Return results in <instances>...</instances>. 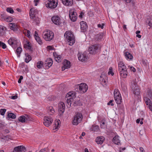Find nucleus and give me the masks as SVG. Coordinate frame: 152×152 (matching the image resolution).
<instances>
[{"label": "nucleus", "mask_w": 152, "mask_h": 152, "mask_svg": "<svg viewBox=\"0 0 152 152\" xmlns=\"http://www.w3.org/2000/svg\"><path fill=\"white\" fill-rule=\"evenodd\" d=\"M113 100H110L109 101V102H108L107 104L108 105H110L111 106H114V104L112 103L113 102Z\"/></svg>", "instance_id": "13d9d810"}, {"label": "nucleus", "mask_w": 152, "mask_h": 152, "mask_svg": "<svg viewBox=\"0 0 152 152\" xmlns=\"http://www.w3.org/2000/svg\"><path fill=\"white\" fill-rule=\"evenodd\" d=\"M53 61L52 59L50 58L47 59L45 61L44 65L46 69H49L52 65Z\"/></svg>", "instance_id": "ddd939ff"}, {"label": "nucleus", "mask_w": 152, "mask_h": 152, "mask_svg": "<svg viewBox=\"0 0 152 152\" xmlns=\"http://www.w3.org/2000/svg\"><path fill=\"white\" fill-rule=\"evenodd\" d=\"M47 48L49 50H53V49H54V48H53V47L52 46H48Z\"/></svg>", "instance_id": "774afa93"}, {"label": "nucleus", "mask_w": 152, "mask_h": 152, "mask_svg": "<svg viewBox=\"0 0 152 152\" xmlns=\"http://www.w3.org/2000/svg\"><path fill=\"white\" fill-rule=\"evenodd\" d=\"M7 11L8 12H9L10 13L12 14L14 12V11L11 8L8 7L7 8Z\"/></svg>", "instance_id": "603ef678"}, {"label": "nucleus", "mask_w": 152, "mask_h": 152, "mask_svg": "<svg viewBox=\"0 0 152 152\" xmlns=\"http://www.w3.org/2000/svg\"><path fill=\"white\" fill-rule=\"evenodd\" d=\"M48 2L45 4L46 7L51 9H55L58 4V0H48Z\"/></svg>", "instance_id": "7ed1b4c3"}, {"label": "nucleus", "mask_w": 152, "mask_h": 152, "mask_svg": "<svg viewBox=\"0 0 152 152\" xmlns=\"http://www.w3.org/2000/svg\"><path fill=\"white\" fill-rule=\"evenodd\" d=\"M37 10L34 8H31L29 11V15L30 18L34 19L36 17L35 15L37 13Z\"/></svg>", "instance_id": "dca6fc26"}, {"label": "nucleus", "mask_w": 152, "mask_h": 152, "mask_svg": "<svg viewBox=\"0 0 152 152\" xmlns=\"http://www.w3.org/2000/svg\"><path fill=\"white\" fill-rule=\"evenodd\" d=\"M0 47L3 49H5L7 48L6 45L1 41H0Z\"/></svg>", "instance_id": "8fccbe9b"}, {"label": "nucleus", "mask_w": 152, "mask_h": 152, "mask_svg": "<svg viewBox=\"0 0 152 152\" xmlns=\"http://www.w3.org/2000/svg\"><path fill=\"white\" fill-rule=\"evenodd\" d=\"M43 65V63L42 61H38L37 64V67L38 69H41Z\"/></svg>", "instance_id": "37998d69"}, {"label": "nucleus", "mask_w": 152, "mask_h": 152, "mask_svg": "<svg viewBox=\"0 0 152 152\" xmlns=\"http://www.w3.org/2000/svg\"><path fill=\"white\" fill-rule=\"evenodd\" d=\"M63 4L66 6H71L73 3V0H61Z\"/></svg>", "instance_id": "aec40b11"}, {"label": "nucleus", "mask_w": 152, "mask_h": 152, "mask_svg": "<svg viewBox=\"0 0 152 152\" xmlns=\"http://www.w3.org/2000/svg\"><path fill=\"white\" fill-rule=\"evenodd\" d=\"M126 67L122 61H120L118 63V69L119 71L126 69Z\"/></svg>", "instance_id": "412c9836"}, {"label": "nucleus", "mask_w": 152, "mask_h": 152, "mask_svg": "<svg viewBox=\"0 0 152 152\" xmlns=\"http://www.w3.org/2000/svg\"><path fill=\"white\" fill-rule=\"evenodd\" d=\"M53 56L54 57H55V59H56L58 56L59 55L57 54L56 52H54L53 53Z\"/></svg>", "instance_id": "69168bd1"}, {"label": "nucleus", "mask_w": 152, "mask_h": 152, "mask_svg": "<svg viewBox=\"0 0 152 152\" xmlns=\"http://www.w3.org/2000/svg\"><path fill=\"white\" fill-rule=\"evenodd\" d=\"M43 38L46 41H50L54 37V33L50 31H47L43 32Z\"/></svg>", "instance_id": "20e7f679"}, {"label": "nucleus", "mask_w": 152, "mask_h": 152, "mask_svg": "<svg viewBox=\"0 0 152 152\" xmlns=\"http://www.w3.org/2000/svg\"><path fill=\"white\" fill-rule=\"evenodd\" d=\"M78 57L79 61L83 62L86 61L88 57L86 54H81L80 55L79 53L78 55Z\"/></svg>", "instance_id": "a211bd4d"}, {"label": "nucleus", "mask_w": 152, "mask_h": 152, "mask_svg": "<svg viewBox=\"0 0 152 152\" xmlns=\"http://www.w3.org/2000/svg\"><path fill=\"white\" fill-rule=\"evenodd\" d=\"M131 87L134 94L137 96L139 95L140 93V89L137 86V84L135 82L133 81L131 84Z\"/></svg>", "instance_id": "423d86ee"}, {"label": "nucleus", "mask_w": 152, "mask_h": 152, "mask_svg": "<svg viewBox=\"0 0 152 152\" xmlns=\"http://www.w3.org/2000/svg\"><path fill=\"white\" fill-rule=\"evenodd\" d=\"M35 39L39 44L42 45L43 44L42 41L39 37H38L37 38H36Z\"/></svg>", "instance_id": "a18cd8bd"}, {"label": "nucleus", "mask_w": 152, "mask_h": 152, "mask_svg": "<svg viewBox=\"0 0 152 152\" xmlns=\"http://www.w3.org/2000/svg\"><path fill=\"white\" fill-rule=\"evenodd\" d=\"M119 72L120 76L121 77L125 78L127 77L128 74L127 69L124 70L120 71Z\"/></svg>", "instance_id": "5701e85b"}, {"label": "nucleus", "mask_w": 152, "mask_h": 152, "mask_svg": "<svg viewBox=\"0 0 152 152\" xmlns=\"http://www.w3.org/2000/svg\"><path fill=\"white\" fill-rule=\"evenodd\" d=\"M144 100L146 105H148L149 108L152 111V103L150 99L149 98L145 97L144 98Z\"/></svg>", "instance_id": "6ab92c4d"}, {"label": "nucleus", "mask_w": 152, "mask_h": 152, "mask_svg": "<svg viewBox=\"0 0 152 152\" xmlns=\"http://www.w3.org/2000/svg\"><path fill=\"white\" fill-rule=\"evenodd\" d=\"M24 33L25 34V35L26 36H27L29 38L31 37V36L30 35V32L29 30H26L25 31Z\"/></svg>", "instance_id": "de8ad7c7"}, {"label": "nucleus", "mask_w": 152, "mask_h": 152, "mask_svg": "<svg viewBox=\"0 0 152 152\" xmlns=\"http://www.w3.org/2000/svg\"><path fill=\"white\" fill-rule=\"evenodd\" d=\"M124 54L125 57L127 59L132 60L133 58L132 55L130 53L128 52H125L124 53Z\"/></svg>", "instance_id": "c756f323"}, {"label": "nucleus", "mask_w": 152, "mask_h": 152, "mask_svg": "<svg viewBox=\"0 0 152 152\" xmlns=\"http://www.w3.org/2000/svg\"><path fill=\"white\" fill-rule=\"evenodd\" d=\"M83 116L82 114L79 112L76 113L74 116V119L72 121V124L74 125H77L82 121Z\"/></svg>", "instance_id": "f03ea898"}, {"label": "nucleus", "mask_w": 152, "mask_h": 152, "mask_svg": "<svg viewBox=\"0 0 152 152\" xmlns=\"http://www.w3.org/2000/svg\"><path fill=\"white\" fill-rule=\"evenodd\" d=\"M8 43L13 48H15L17 46V40L15 37H11L8 40Z\"/></svg>", "instance_id": "0eeeda50"}, {"label": "nucleus", "mask_w": 152, "mask_h": 152, "mask_svg": "<svg viewBox=\"0 0 152 152\" xmlns=\"http://www.w3.org/2000/svg\"><path fill=\"white\" fill-rule=\"evenodd\" d=\"M105 24L102 23V25L100 24H99L97 25V26L98 28H100L101 29H102L104 28V26Z\"/></svg>", "instance_id": "4d7b16f0"}, {"label": "nucleus", "mask_w": 152, "mask_h": 152, "mask_svg": "<svg viewBox=\"0 0 152 152\" xmlns=\"http://www.w3.org/2000/svg\"><path fill=\"white\" fill-rule=\"evenodd\" d=\"M71 66L70 62L66 60H65L63 63V66L62 67V71H64L66 69H69Z\"/></svg>", "instance_id": "4468645a"}, {"label": "nucleus", "mask_w": 152, "mask_h": 152, "mask_svg": "<svg viewBox=\"0 0 152 152\" xmlns=\"http://www.w3.org/2000/svg\"><path fill=\"white\" fill-rule=\"evenodd\" d=\"M100 81L101 82V83L103 85H106V82L105 80L102 78L101 76H100Z\"/></svg>", "instance_id": "09e8293b"}, {"label": "nucleus", "mask_w": 152, "mask_h": 152, "mask_svg": "<svg viewBox=\"0 0 152 152\" xmlns=\"http://www.w3.org/2000/svg\"><path fill=\"white\" fill-rule=\"evenodd\" d=\"M109 71L108 72V74H111L112 76H113L114 75V73L113 71V68L112 67H110L109 69Z\"/></svg>", "instance_id": "5fc2aeb1"}, {"label": "nucleus", "mask_w": 152, "mask_h": 152, "mask_svg": "<svg viewBox=\"0 0 152 152\" xmlns=\"http://www.w3.org/2000/svg\"><path fill=\"white\" fill-rule=\"evenodd\" d=\"M18 120L19 121L22 123H26V116L22 115L20 116Z\"/></svg>", "instance_id": "e433bc0d"}, {"label": "nucleus", "mask_w": 152, "mask_h": 152, "mask_svg": "<svg viewBox=\"0 0 152 152\" xmlns=\"http://www.w3.org/2000/svg\"><path fill=\"white\" fill-rule=\"evenodd\" d=\"M65 110V104L63 102H61L58 104V112L60 117L62 116Z\"/></svg>", "instance_id": "6e6552de"}, {"label": "nucleus", "mask_w": 152, "mask_h": 152, "mask_svg": "<svg viewBox=\"0 0 152 152\" xmlns=\"http://www.w3.org/2000/svg\"><path fill=\"white\" fill-rule=\"evenodd\" d=\"M73 105L74 106H80L82 105V104L80 100H74Z\"/></svg>", "instance_id": "72a5a7b5"}, {"label": "nucleus", "mask_w": 152, "mask_h": 152, "mask_svg": "<svg viewBox=\"0 0 152 152\" xmlns=\"http://www.w3.org/2000/svg\"><path fill=\"white\" fill-rule=\"evenodd\" d=\"M3 132L4 133L6 134L10 132V131L9 130L7 129H4L3 130Z\"/></svg>", "instance_id": "0e129e2a"}, {"label": "nucleus", "mask_w": 152, "mask_h": 152, "mask_svg": "<svg viewBox=\"0 0 152 152\" xmlns=\"http://www.w3.org/2000/svg\"><path fill=\"white\" fill-rule=\"evenodd\" d=\"M60 121L59 120L58 121H55L54 122V124L53 125V129L56 130L57 131L59 128L60 126Z\"/></svg>", "instance_id": "b1692460"}, {"label": "nucleus", "mask_w": 152, "mask_h": 152, "mask_svg": "<svg viewBox=\"0 0 152 152\" xmlns=\"http://www.w3.org/2000/svg\"><path fill=\"white\" fill-rule=\"evenodd\" d=\"M5 28L2 26L0 25V36H3L4 34Z\"/></svg>", "instance_id": "c9c22d12"}, {"label": "nucleus", "mask_w": 152, "mask_h": 152, "mask_svg": "<svg viewBox=\"0 0 152 152\" xmlns=\"http://www.w3.org/2000/svg\"><path fill=\"white\" fill-rule=\"evenodd\" d=\"M98 44H94L91 46L88 49L89 53L92 54L96 53V50L98 49Z\"/></svg>", "instance_id": "f8f14e48"}, {"label": "nucleus", "mask_w": 152, "mask_h": 152, "mask_svg": "<svg viewBox=\"0 0 152 152\" xmlns=\"http://www.w3.org/2000/svg\"><path fill=\"white\" fill-rule=\"evenodd\" d=\"M23 77L22 76H20V77L18 79V83H20L21 82V80L23 79Z\"/></svg>", "instance_id": "e2e57ef3"}, {"label": "nucleus", "mask_w": 152, "mask_h": 152, "mask_svg": "<svg viewBox=\"0 0 152 152\" xmlns=\"http://www.w3.org/2000/svg\"><path fill=\"white\" fill-rule=\"evenodd\" d=\"M104 34V32H99V34L95 35L94 39L96 41H98L102 39L103 37Z\"/></svg>", "instance_id": "4be33fe9"}, {"label": "nucleus", "mask_w": 152, "mask_h": 152, "mask_svg": "<svg viewBox=\"0 0 152 152\" xmlns=\"http://www.w3.org/2000/svg\"><path fill=\"white\" fill-rule=\"evenodd\" d=\"M105 123L104 122H102V124H101L100 127L102 129H104L105 127Z\"/></svg>", "instance_id": "680f3d73"}, {"label": "nucleus", "mask_w": 152, "mask_h": 152, "mask_svg": "<svg viewBox=\"0 0 152 152\" xmlns=\"http://www.w3.org/2000/svg\"><path fill=\"white\" fill-rule=\"evenodd\" d=\"M147 94L148 97L151 99H152V89L148 88L147 89Z\"/></svg>", "instance_id": "a19ab883"}, {"label": "nucleus", "mask_w": 152, "mask_h": 152, "mask_svg": "<svg viewBox=\"0 0 152 152\" xmlns=\"http://www.w3.org/2000/svg\"><path fill=\"white\" fill-rule=\"evenodd\" d=\"M44 125L47 127L49 126L52 123L53 119L50 116H45L44 117Z\"/></svg>", "instance_id": "1a4fd4ad"}, {"label": "nucleus", "mask_w": 152, "mask_h": 152, "mask_svg": "<svg viewBox=\"0 0 152 152\" xmlns=\"http://www.w3.org/2000/svg\"><path fill=\"white\" fill-rule=\"evenodd\" d=\"M114 99L117 104H121L122 102V99H121V96L119 97H117L114 98Z\"/></svg>", "instance_id": "473e14b6"}, {"label": "nucleus", "mask_w": 152, "mask_h": 152, "mask_svg": "<svg viewBox=\"0 0 152 152\" xmlns=\"http://www.w3.org/2000/svg\"><path fill=\"white\" fill-rule=\"evenodd\" d=\"M13 18L10 16H9L7 15L5 21L7 22H11L13 20Z\"/></svg>", "instance_id": "3c124183"}, {"label": "nucleus", "mask_w": 152, "mask_h": 152, "mask_svg": "<svg viewBox=\"0 0 152 152\" xmlns=\"http://www.w3.org/2000/svg\"><path fill=\"white\" fill-rule=\"evenodd\" d=\"M114 98L121 96V94L118 89H115L114 92Z\"/></svg>", "instance_id": "7c9ffc66"}, {"label": "nucleus", "mask_w": 152, "mask_h": 152, "mask_svg": "<svg viewBox=\"0 0 152 152\" xmlns=\"http://www.w3.org/2000/svg\"><path fill=\"white\" fill-rule=\"evenodd\" d=\"M39 152H49V151L47 148H45L41 149Z\"/></svg>", "instance_id": "052dcab7"}, {"label": "nucleus", "mask_w": 152, "mask_h": 152, "mask_svg": "<svg viewBox=\"0 0 152 152\" xmlns=\"http://www.w3.org/2000/svg\"><path fill=\"white\" fill-rule=\"evenodd\" d=\"M47 110L48 112L52 113H53L55 111L53 107L48 106L47 107Z\"/></svg>", "instance_id": "ea45409f"}, {"label": "nucleus", "mask_w": 152, "mask_h": 152, "mask_svg": "<svg viewBox=\"0 0 152 152\" xmlns=\"http://www.w3.org/2000/svg\"><path fill=\"white\" fill-rule=\"evenodd\" d=\"M22 51V49L21 47H19L17 48L16 50V52L18 57H20L21 53V52Z\"/></svg>", "instance_id": "58836bf2"}, {"label": "nucleus", "mask_w": 152, "mask_h": 152, "mask_svg": "<svg viewBox=\"0 0 152 152\" xmlns=\"http://www.w3.org/2000/svg\"><path fill=\"white\" fill-rule=\"evenodd\" d=\"M34 37L35 38H37V37H39L38 36V34L37 32V31H35V34L34 35Z\"/></svg>", "instance_id": "338daca9"}, {"label": "nucleus", "mask_w": 152, "mask_h": 152, "mask_svg": "<svg viewBox=\"0 0 152 152\" xmlns=\"http://www.w3.org/2000/svg\"><path fill=\"white\" fill-rule=\"evenodd\" d=\"M6 109H1L0 113L1 115H4L6 111Z\"/></svg>", "instance_id": "6e6d98bb"}, {"label": "nucleus", "mask_w": 152, "mask_h": 152, "mask_svg": "<svg viewBox=\"0 0 152 152\" xmlns=\"http://www.w3.org/2000/svg\"><path fill=\"white\" fill-rule=\"evenodd\" d=\"M119 137L118 135H116L113 139V142L115 144L119 145L121 144L120 140L119 139Z\"/></svg>", "instance_id": "393cba45"}, {"label": "nucleus", "mask_w": 152, "mask_h": 152, "mask_svg": "<svg viewBox=\"0 0 152 152\" xmlns=\"http://www.w3.org/2000/svg\"><path fill=\"white\" fill-rule=\"evenodd\" d=\"M30 43L29 42H27L26 44L24 45V48L27 50H28L29 51L31 52L33 51V48L32 46L30 45Z\"/></svg>", "instance_id": "a878e982"}, {"label": "nucleus", "mask_w": 152, "mask_h": 152, "mask_svg": "<svg viewBox=\"0 0 152 152\" xmlns=\"http://www.w3.org/2000/svg\"><path fill=\"white\" fill-rule=\"evenodd\" d=\"M75 94H73V91L69 92L66 94V98H73L75 97Z\"/></svg>", "instance_id": "4c0bfd02"}, {"label": "nucleus", "mask_w": 152, "mask_h": 152, "mask_svg": "<svg viewBox=\"0 0 152 152\" xmlns=\"http://www.w3.org/2000/svg\"><path fill=\"white\" fill-rule=\"evenodd\" d=\"M26 148L23 145H20L15 147L13 152H25Z\"/></svg>", "instance_id": "2eb2a0df"}, {"label": "nucleus", "mask_w": 152, "mask_h": 152, "mask_svg": "<svg viewBox=\"0 0 152 152\" xmlns=\"http://www.w3.org/2000/svg\"><path fill=\"white\" fill-rule=\"evenodd\" d=\"M7 17V15L5 14H2L0 15V19L2 21H5Z\"/></svg>", "instance_id": "c03bdc74"}, {"label": "nucleus", "mask_w": 152, "mask_h": 152, "mask_svg": "<svg viewBox=\"0 0 152 152\" xmlns=\"http://www.w3.org/2000/svg\"><path fill=\"white\" fill-rule=\"evenodd\" d=\"M26 123H28L29 121H32L33 120L32 117L28 115H26Z\"/></svg>", "instance_id": "79ce46f5"}, {"label": "nucleus", "mask_w": 152, "mask_h": 152, "mask_svg": "<svg viewBox=\"0 0 152 152\" xmlns=\"http://www.w3.org/2000/svg\"><path fill=\"white\" fill-rule=\"evenodd\" d=\"M56 61L58 63H60L61 61V56L60 55H59L55 59Z\"/></svg>", "instance_id": "864d4df0"}, {"label": "nucleus", "mask_w": 152, "mask_h": 152, "mask_svg": "<svg viewBox=\"0 0 152 152\" xmlns=\"http://www.w3.org/2000/svg\"><path fill=\"white\" fill-rule=\"evenodd\" d=\"M64 37L69 43L70 45H72L75 42V37L73 33L70 31H66L64 34Z\"/></svg>", "instance_id": "f257e3e1"}, {"label": "nucleus", "mask_w": 152, "mask_h": 152, "mask_svg": "<svg viewBox=\"0 0 152 152\" xmlns=\"http://www.w3.org/2000/svg\"><path fill=\"white\" fill-rule=\"evenodd\" d=\"M148 24L150 27H152V18H150L148 21Z\"/></svg>", "instance_id": "bf43d9fd"}, {"label": "nucleus", "mask_w": 152, "mask_h": 152, "mask_svg": "<svg viewBox=\"0 0 152 152\" xmlns=\"http://www.w3.org/2000/svg\"><path fill=\"white\" fill-rule=\"evenodd\" d=\"M74 101V99L73 98H67L66 100V105L68 108H69L71 106L72 103Z\"/></svg>", "instance_id": "cd10ccee"}, {"label": "nucleus", "mask_w": 152, "mask_h": 152, "mask_svg": "<svg viewBox=\"0 0 152 152\" xmlns=\"http://www.w3.org/2000/svg\"><path fill=\"white\" fill-rule=\"evenodd\" d=\"M99 129V126L96 125H93L91 128V130L93 131L97 132Z\"/></svg>", "instance_id": "2f4dec72"}, {"label": "nucleus", "mask_w": 152, "mask_h": 152, "mask_svg": "<svg viewBox=\"0 0 152 152\" xmlns=\"http://www.w3.org/2000/svg\"><path fill=\"white\" fill-rule=\"evenodd\" d=\"M25 55L26 57L25 59V61L26 63H28L31 60V57L28 53H25Z\"/></svg>", "instance_id": "f704fd0d"}, {"label": "nucleus", "mask_w": 152, "mask_h": 152, "mask_svg": "<svg viewBox=\"0 0 152 152\" xmlns=\"http://www.w3.org/2000/svg\"><path fill=\"white\" fill-rule=\"evenodd\" d=\"M51 20L54 24L57 25H60L61 23L60 18L58 15L53 16L51 18Z\"/></svg>", "instance_id": "9d476101"}, {"label": "nucleus", "mask_w": 152, "mask_h": 152, "mask_svg": "<svg viewBox=\"0 0 152 152\" xmlns=\"http://www.w3.org/2000/svg\"><path fill=\"white\" fill-rule=\"evenodd\" d=\"M79 88V90L80 91L81 93H84L86 92L88 89V86L84 83L80 84Z\"/></svg>", "instance_id": "9b49d317"}, {"label": "nucleus", "mask_w": 152, "mask_h": 152, "mask_svg": "<svg viewBox=\"0 0 152 152\" xmlns=\"http://www.w3.org/2000/svg\"><path fill=\"white\" fill-rule=\"evenodd\" d=\"M69 17L71 20L73 22L75 21L77 18V13L74 9H72L69 11Z\"/></svg>", "instance_id": "39448f33"}, {"label": "nucleus", "mask_w": 152, "mask_h": 152, "mask_svg": "<svg viewBox=\"0 0 152 152\" xmlns=\"http://www.w3.org/2000/svg\"><path fill=\"white\" fill-rule=\"evenodd\" d=\"M7 116L8 118H11L12 119H14L16 118L15 115L12 113H9Z\"/></svg>", "instance_id": "49530a36"}, {"label": "nucleus", "mask_w": 152, "mask_h": 152, "mask_svg": "<svg viewBox=\"0 0 152 152\" xmlns=\"http://www.w3.org/2000/svg\"><path fill=\"white\" fill-rule=\"evenodd\" d=\"M105 138L104 137H97L96 139V141L97 144H102Z\"/></svg>", "instance_id": "bb28decb"}, {"label": "nucleus", "mask_w": 152, "mask_h": 152, "mask_svg": "<svg viewBox=\"0 0 152 152\" xmlns=\"http://www.w3.org/2000/svg\"><path fill=\"white\" fill-rule=\"evenodd\" d=\"M80 23L81 31L83 32H86L88 27L86 23L84 21H82L80 22Z\"/></svg>", "instance_id": "f3484780"}, {"label": "nucleus", "mask_w": 152, "mask_h": 152, "mask_svg": "<svg viewBox=\"0 0 152 152\" xmlns=\"http://www.w3.org/2000/svg\"><path fill=\"white\" fill-rule=\"evenodd\" d=\"M10 29L14 31L18 30V26L15 23H10L9 24Z\"/></svg>", "instance_id": "c85d7f7f"}]
</instances>
